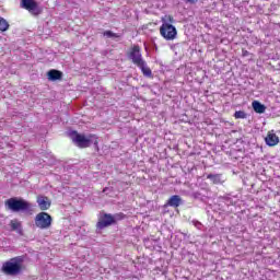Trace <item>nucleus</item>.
<instances>
[{
  "label": "nucleus",
  "mask_w": 280,
  "mask_h": 280,
  "mask_svg": "<svg viewBox=\"0 0 280 280\" xmlns=\"http://www.w3.org/2000/svg\"><path fill=\"white\" fill-rule=\"evenodd\" d=\"M5 207L9 211H13V213H30L32 211V203L23 198H10L5 201Z\"/></svg>",
  "instance_id": "f257e3e1"
},
{
  "label": "nucleus",
  "mask_w": 280,
  "mask_h": 280,
  "mask_svg": "<svg viewBox=\"0 0 280 280\" xmlns=\"http://www.w3.org/2000/svg\"><path fill=\"white\" fill-rule=\"evenodd\" d=\"M23 264V257L18 256L7 261L2 266V270L5 275H10L12 277L19 275L21 272V266Z\"/></svg>",
  "instance_id": "f03ea898"
},
{
  "label": "nucleus",
  "mask_w": 280,
  "mask_h": 280,
  "mask_svg": "<svg viewBox=\"0 0 280 280\" xmlns=\"http://www.w3.org/2000/svg\"><path fill=\"white\" fill-rule=\"evenodd\" d=\"M52 222L54 218L47 212H39L35 215V226L42 231L50 229Z\"/></svg>",
  "instance_id": "7ed1b4c3"
},
{
  "label": "nucleus",
  "mask_w": 280,
  "mask_h": 280,
  "mask_svg": "<svg viewBox=\"0 0 280 280\" xmlns=\"http://www.w3.org/2000/svg\"><path fill=\"white\" fill-rule=\"evenodd\" d=\"M20 8H22V10H27L32 16H38L43 12L36 0H21Z\"/></svg>",
  "instance_id": "20e7f679"
},
{
  "label": "nucleus",
  "mask_w": 280,
  "mask_h": 280,
  "mask_svg": "<svg viewBox=\"0 0 280 280\" xmlns=\"http://www.w3.org/2000/svg\"><path fill=\"white\" fill-rule=\"evenodd\" d=\"M160 33L161 36H163V38H165V40H174V38H176L178 32L176 31V26L164 22L162 24V26L160 27Z\"/></svg>",
  "instance_id": "39448f33"
},
{
  "label": "nucleus",
  "mask_w": 280,
  "mask_h": 280,
  "mask_svg": "<svg viewBox=\"0 0 280 280\" xmlns=\"http://www.w3.org/2000/svg\"><path fill=\"white\" fill-rule=\"evenodd\" d=\"M115 224V217L113 214L105 213L100 217L98 222L96 223L97 229H106L107 226H113Z\"/></svg>",
  "instance_id": "423d86ee"
},
{
  "label": "nucleus",
  "mask_w": 280,
  "mask_h": 280,
  "mask_svg": "<svg viewBox=\"0 0 280 280\" xmlns=\"http://www.w3.org/2000/svg\"><path fill=\"white\" fill-rule=\"evenodd\" d=\"M128 58L129 60H132L133 65L141 67V48L139 46H133L128 54Z\"/></svg>",
  "instance_id": "0eeeda50"
},
{
  "label": "nucleus",
  "mask_w": 280,
  "mask_h": 280,
  "mask_svg": "<svg viewBox=\"0 0 280 280\" xmlns=\"http://www.w3.org/2000/svg\"><path fill=\"white\" fill-rule=\"evenodd\" d=\"M74 137L72 138L73 142L78 145V148H89L91 147V139L85 138L84 135L73 132Z\"/></svg>",
  "instance_id": "6e6552de"
},
{
  "label": "nucleus",
  "mask_w": 280,
  "mask_h": 280,
  "mask_svg": "<svg viewBox=\"0 0 280 280\" xmlns=\"http://www.w3.org/2000/svg\"><path fill=\"white\" fill-rule=\"evenodd\" d=\"M265 143L269 145V148H275V145L279 143V137L275 131H269L265 138Z\"/></svg>",
  "instance_id": "1a4fd4ad"
},
{
  "label": "nucleus",
  "mask_w": 280,
  "mask_h": 280,
  "mask_svg": "<svg viewBox=\"0 0 280 280\" xmlns=\"http://www.w3.org/2000/svg\"><path fill=\"white\" fill-rule=\"evenodd\" d=\"M180 205H183V198L178 195L171 196L166 201V207H173L174 209L180 207Z\"/></svg>",
  "instance_id": "9d476101"
},
{
  "label": "nucleus",
  "mask_w": 280,
  "mask_h": 280,
  "mask_svg": "<svg viewBox=\"0 0 280 280\" xmlns=\"http://www.w3.org/2000/svg\"><path fill=\"white\" fill-rule=\"evenodd\" d=\"M37 205L42 211H47L51 207V201L45 196L37 197Z\"/></svg>",
  "instance_id": "9b49d317"
},
{
  "label": "nucleus",
  "mask_w": 280,
  "mask_h": 280,
  "mask_svg": "<svg viewBox=\"0 0 280 280\" xmlns=\"http://www.w3.org/2000/svg\"><path fill=\"white\" fill-rule=\"evenodd\" d=\"M11 231H15L18 235H23V225L16 219L10 221Z\"/></svg>",
  "instance_id": "f8f14e48"
},
{
  "label": "nucleus",
  "mask_w": 280,
  "mask_h": 280,
  "mask_svg": "<svg viewBox=\"0 0 280 280\" xmlns=\"http://www.w3.org/2000/svg\"><path fill=\"white\" fill-rule=\"evenodd\" d=\"M207 178L208 180H211L213 185H222L224 183V179L222 178V174H208Z\"/></svg>",
  "instance_id": "ddd939ff"
},
{
  "label": "nucleus",
  "mask_w": 280,
  "mask_h": 280,
  "mask_svg": "<svg viewBox=\"0 0 280 280\" xmlns=\"http://www.w3.org/2000/svg\"><path fill=\"white\" fill-rule=\"evenodd\" d=\"M47 75L48 80L51 82H56V80H62V72L60 70H49Z\"/></svg>",
  "instance_id": "4468645a"
},
{
  "label": "nucleus",
  "mask_w": 280,
  "mask_h": 280,
  "mask_svg": "<svg viewBox=\"0 0 280 280\" xmlns=\"http://www.w3.org/2000/svg\"><path fill=\"white\" fill-rule=\"evenodd\" d=\"M252 106L258 115H264V113H266V105L261 104L259 101H254Z\"/></svg>",
  "instance_id": "2eb2a0df"
},
{
  "label": "nucleus",
  "mask_w": 280,
  "mask_h": 280,
  "mask_svg": "<svg viewBox=\"0 0 280 280\" xmlns=\"http://www.w3.org/2000/svg\"><path fill=\"white\" fill-rule=\"evenodd\" d=\"M141 71L144 78H153L152 70L148 67V65L143 60H141Z\"/></svg>",
  "instance_id": "dca6fc26"
},
{
  "label": "nucleus",
  "mask_w": 280,
  "mask_h": 280,
  "mask_svg": "<svg viewBox=\"0 0 280 280\" xmlns=\"http://www.w3.org/2000/svg\"><path fill=\"white\" fill-rule=\"evenodd\" d=\"M10 24L8 23V21L0 16V32H8Z\"/></svg>",
  "instance_id": "f3484780"
},
{
  "label": "nucleus",
  "mask_w": 280,
  "mask_h": 280,
  "mask_svg": "<svg viewBox=\"0 0 280 280\" xmlns=\"http://www.w3.org/2000/svg\"><path fill=\"white\" fill-rule=\"evenodd\" d=\"M234 117L235 119H246V117H248V114H246V112L244 110H237L234 113Z\"/></svg>",
  "instance_id": "a211bd4d"
},
{
  "label": "nucleus",
  "mask_w": 280,
  "mask_h": 280,
  "mask_svg": "<svg viewBox=\"0 0 280 280\" xmlns=\"http://www.w3.org/2000/svg\"><path fill=\"white\" fill-rule=\"evenodd\" d=\"M220 198H221V200H224V202H226L228 207L231 205H235V202L233 201V198H231V196H229V195H224Z\"/></svg>",
  "instance_id": "6ab92c4d"
},
{
  "label": "nucleus",
  "mask_w": 280,
  "mask_h": 280,
  "mask_svg": "<svg viewBox=\"0 0 280 280\" xmlns=\"http://www.w3.org/2000/svg\"><path fill=\"white\" fill-rule=\"evenodd\" d=\"M104 36H106L107 38H119V35H117L116 33H113V31L104 32Z\"/></svg>",
  "instance_id": "aec40b11"
},
{
  "label": "nucleus",
  "mask_w": 280,
  "mask_h": 280,
  "mask_svg": "<svg viewBox=\"0 0 280 280\" xmlns=\"http://www.w3.org/2000/svg\"><path fill=\"white\" fill-rule=\"evenodd\" d=\"M162 22L163 23H174V18L172 15H165L163 19H162Z\"/></svg>",
  "instance_id": "412c9836"
},
{
  "label": "nucleus",
  "mask_w": 280,
  "mask_h": 280,
  "mask_svg": "<svg viewBox=\"0 0 280 280\" xmlns=\"http://www.w3.org/2000/svg\"><path fill=\"white\" fill-rule=\"evenodd\" d=\"M201 194L196 191L191 194V197L195 198L196 200H198L200 198Z\"/></svg>",
  "instance_id": "4be33fe9"
},
{
  "label": "nucleus",
  "mask_w": 280,
  "mask_h": 280,
  "mask_svg": "<svg viewBox=\"0 0 280 280\" xmlns=\"http://www.w3.org/2000/svg\"><path fill=\"white\" fill-rule=\"evenodd\" d=\"M185 3H190L191 5H196L198 3V0H184Z\"/></svg>",
  "instance_id": "5701e85b"
},
{
  "label": "nucleus",
  "mask_w": 280,
  "mask_h": 280,
  "mask_svg": "<svg viewBox=\"0 0 280 280\" xmlns=\"http://www.w3.org/2000/svg\"><path fill=\"white\" fill-rule=\"evenodd\" d=\"M250 52H248V50H242V55L246 58V56H249Z\"/></svg>",
  "instance_id": "b1692460"
}]
</instances>
